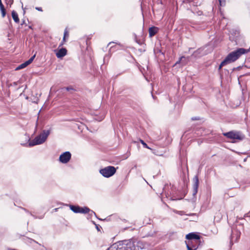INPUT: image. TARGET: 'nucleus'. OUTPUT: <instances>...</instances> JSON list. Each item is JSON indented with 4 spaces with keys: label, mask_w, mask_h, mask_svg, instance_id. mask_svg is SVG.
I'll use <instances>...</instances> for the list:
<instances>
[{
    "label": "nucleus",
    "mask_w": 250,
    "mask_h": 250,
    "mask_svg": "<svg viewBox=\"0 0 250 250\" xmlns=\"http://www.w3.org/2000/svg\"><path fill=\"white\" fill-rule=\"evenodd\" d=\"M245 48H239L229 53L224 59V62L228 64L232 63L238 60L242 55L245 54Z\"/></svg>",
    "instance_id": "f257e3e1"
},
{
    "label": "nucleus",
    "mask_w": 250,
    "mask_h": 250,
    "mask_svg": "<svg viewBox=\"0 0 250 250\" xmlns=\"http://www.w3.org/2000/svg\"><path fill=\"white\" fill-rule=\"evenodd\" d=\"M49 130H43L42 133L32 139V146L41 145L44 143L50 134Z\"/></svg>",
    "instance_id": "f03ea898"
},
{
    "label": "nucleus",
    "mask_w": 250,
    "mask_h": 250,
    "mask_svg": "<svg viewBox=\"0 0 250 250\" xmlns=\"http://www.w3.org/2000/svg\"><path fill=\"white\" fill-rule=\"evenodd\" d=\"M69 208L72 211L76 213H87L91 212L90 214H93L98 219L95 212L91 210L88 207H84L83 208H81L78 206L69 205ZM99 219L101 220L100 218H99Z\"/></svg>",
    "instance_id": "7ed1b4c3"
},
{
    "label": "nucleus",
    "mask_w": 250,
    "mask_h": 250,
    "mask_svg": "<svg viewBox=\"0 0 250 250\" xmlns=\"http://www.w3.org/2000/svg\"><path fill=\"white\" fill-rule=\"evenodd\" d=\"M116 168L113 166H110L101 168L99 170L100 173L105 178L111 177L116 173Z\"/></svg>",
    "instance_id": "20e7f679"
},
{
    "label": "nucleus",
    "mask_w": 250,
    "mask_h": 250,
    "mask_svg": "<svg viewBox=\"0 0 250 250\" xmlns=\"http://www.w3.org/2000/svg\"><path fill=\"white\" fill-rule=\"evenodd\" d=\"M224 136L228 138L231 139H237L242 140L244 138V136L241 134L240 132L237 131H229L228 132L223 133Z\"/></svg>",
    "instance_id": "39448f33"
},
{
    "label": "nucleus",
    "mask_w": 250,
    "mask_h": 250,
    "mask_svg": "<svg viewBox=\"0 0 250 250\" xmlns=\"http://www.w3.org/2000/svg\"><path fill=\"white\" fill-rule=\"evenodd\" d=\"M201 243L199 241H187L186 244L188 250H196Z\"/></svg>",
    "instance_id": "423d86ee"
},
{
    "label": "nucleus",
    "mask_w": 250,
    "mask_h": 250,
    "mask_svg": "<svg viewBox=\"0 0 250 250\" xmlns=\"http://www.w3.org/2000/svg\"><path fill=\"white\" fill-rule=\"evenodd\" d=\"M71 158V154L69 151H65L59 157V161L62 164H66Z\"/></svg>",
    "instance_id": "0eeeda50"
},
{
    "label": "nucleus",
    "mask_w": 250,
    "mask_h": 250,
    "mask_svg": "<svg viewBox=\"0 0 250 250\" xmlns=\"http://www.w3.org/2000/svg\"><path fill=\"white\" fill-rule=\"evenodd\" d=\"M22 140L21 141V145L23 146L31 147V138L30 137L29 134L26 133L23 136Z\"/></svg>",
    "instance_id": "6e6552de"
},
{
    "label": "nucleus",
    "mask_w": 250,
    "mask_h": 250,
    "mask_svg": "<svg viewBox=\"0 0 250 250\" xmlns=\"http://www.w3.org/2000/svg\"><path fill=\"white\" fill-rule=\"evenodd\" d=\"M186 238L188 241H199L200 240V236L194 232H191L188 234Z\"/></svg>",
    "instance_id": "1a4fd4ad"
},
{
    "label": "nucleus",
    "mask_w": 250,
    "mask_h": 250,
    "mask_svg": "<svg viewBox=\"0 0 250 250\" xmlns=\"http://www.w3.org/2000/svg\"><path fill=\"white\" fill-rule=\"evenodd\" d=\"M193 195H195L198 192V189L199 187V179L197 175L194 177L193 179Z\"/></svg>",
    "instance_id": "9d476101"
},
{
    "label": "nucleus",
    "mask_w": 250,
    "mask_h": 250,
    "mask_svg": "<svg viewBox=\"0 0 250 250\" xmlns=\"http://www.w3.org/2000/svg\"><path fill=\"white\" fill-rule=\"evenodd\" d=\"M241 232L237 230L232 231V234L230 236V244L233 245V242H236L240 236Z\"/></svg>",
    "instance_id": "9b49d317"
},
{
    "label": "nucleus",
    "mask_w": 250,
    "mask_h": 250,
    "mask_svg": "<svg viewBox=\"0 0 250 250\" xmlns=\"http://www.w3.org/2000/svg\"><path fill=\"white\" fill-rule=\"evenodd\" d=\"M31 63V57L27 61H26L20 64L17 67H16V68L15 69V70L16 71H18V70L23 69Z\"/></svg>",
    "instance_id": "f8f14e48"
},
{
    "label": "nucleus",
    "mask_w": 250,
    "mask_h": 250,
    "mask_svg": "<svg viewBox=\"0 0 250 250\" xmlns=\"http://www.w3.org/2000/svg\"><path fill=\"white\" fill-rule=\"evenodd\" d=\"M32 247L36 250H45V248L44 246L39 244L37 242L32 239Z\"/></svg>",
    "instance_id": "ddd939ff"
},
{
    "label": "nucleus",
    "mask_w": 250,
    "mask_h": 250,
    "mask_svg": "<svg viewBox=\"0 0 250 250\" xmlns=\"http://www.w3.org/2000/svg\"><path fill=\"white\" fill-rule=\"evenodd\" d=\"M67 50L64 48H62L56 53V56L58 58H61L66 55Z\"/></svg>",
    "instance_id": "4468645a"
},
{
    "label": "nucleus",
    "mask_w": 250,
    "mask_h": 250,
    "mask_svg": "<svg viewBox=\"0 0 250 250\" xmlns=\"http://www.w3.org/2000/svg\"><path fill=\"white\" fill-rule=\"evenodd\" d=\"M184 3H188L190 5H193L194 6H197L200 4V3L198 1V0H184Z\"/></svg>",
    "instance_id": "2eb2a0df"
},
{
    "label": "nucleus",
    "mask_w": 250,
    "mask_h": 250,
    "mask_svg": "<svg viewBox=\"0 0 250 250\" xmlns=\"http://www.w3.org/2000/svg\"><path fill=\"white\" fill-rule=\"evenodd\" d=\"M14 205L15 206H17V207H18L19 208H22L23 210H24L26 212H28L30 214H31V212H29L25 208H23L21 207V206H24V204L22 202H21L20 201H19V200H15V201H14Z\"/></svg>",
    "instance_id": "dca6fc26"
},
{
    "label": "nucleus",
    "mask_w": 250,
    "mask_h": 250,
    "mask_svg": "<svg viewBox=\"0 0 250 250\" xmlns=\"http://www.w3.org/2000/svg\"><path fill=\"white\" fill-rule=\"evenodd\" d=\"M12 17L16 23H19L20 19L19 18L18 14L16 11L13 10L11 13Z\"/></svg>",
    "instance_id": "f3484780"
},
{
    "label": "nucleus",
    "mask_w": 250,
    "mask_h": 250,
    "mask_svg": "<svg viewBox=\"0 0 250 250\" xmlns=\"http://www.w3.org/2000/svg\"><path fill=\"white\" fill-rule=\"evenodd\" d=\"M158 31V28L155 27H151L149 29V34L150 37L154 36Z\"/></svg>",
    "instance_id": "a211bd4d"
},
{
    "label": "nucleus",
    "mask_w": 250,
    "mask_h": 250,
    "mask_svg": "<svg viewBox=\"0 0 250 250\" xmlns=\"http://www.w3.org/2000/svg\"><path fill=\"white\" fill-rule=\"evenodd\" d=\"M0 10L2 17L4 18L6 16V9H5L4 5L0 7Z\"/></svg>",
    "instance_id": "6ab92c4d"
},
{
    "label": "nucleus",
    "mask_w": 250,
    "mask_h": 250,
    "mask_svg": "<svg viewBox=\"0 0 250 250\" xmlns=\"http://www.w3.org/2000/svg\"><path fill=\"white\" fill-rule=\"evenodd\" d=\"M41 96V94H37V96L35 98H34L33 99H32V103H34L36 104L38 103V102L39 101V97Z\"/></svg>",
    "instance_id": "aec40b11"
},
{
    "label": "nucleus",
    "mask_w": 250,
    "mask_h": 250,
    "mask_svg": "<svg viewBox=\"0 0 250 250\" xmlns=\"http://www.w3.org/2000/svg\"><path fill=\"white\" fill-rule=\"evenodd\" d=\"M6 4L10 6L13 3L14 0H5Z\"/></svg>",
    "instance_id": "412c9836"
},
{
    "label": "nucleus",
    "mask_w": 250,
    "mask_h": 250,
    "mask_svg": "<svg viewBox=\"0 0 250 250\" xmlns=\"http://www.w3.org/2000/svg\"><path fill=\"white\" fill-rule=\"evenodd\" d=\"M18 83H19V82H13V83H11L10 86H14L15 87L16 89H17L19 88V87H16V86L18 84Z\"/></svg>",
    "instance_id": "4be33fe9"
},
{
    "label": "nucleus",
    "mask_w": 250,
    "mask_h": 250,
    "mask_svg": "<svg viewBox=\"0 0 250 250\" xmlns=\"http://www.w3.org/2000/svg\"><path fill=\"white\" fill-rule=\"evenodd\" d=\"M228 64L227 62H224V60L221 63V64H220L219 65V69H221V68L223 66H225L226 65Z\"/></svg>",
    "instance_id": "5701e85b"
},
{
    "label": "nucleus",
    "mask_w": 250,
    "mask_h": 250,
    "mask_svg": "<svg viewBox=\"0 0 250 250\" xmlns=\"http://www.w3.org/2000/svg\"><path fill=\"white\" fill-rule=\"evenodd\" d=\"M220 5L221 6H225L226 4V0H218Z\"/></svg>",
    "instance_id": "b1692460"
},
{
    "label": "nucleus",
    "mask_w": 250,
    "mask_h": 250,
    "mask_svg": "<svg viewBox=\"0 0 250 250\" xmlns=\"http://www.w3.org/2000/svg\"><path fill=\"white\" fill-rule=\"evenodd\" d=\"M68 35H69L68 32L67 31V30L66 29H65L64 32V36H63V41H65L66 37H68Z\"/></svg>",
    "instance_id": "393cba45"
},
{
    "label": "nucleus",
    "mask_w": 250,
    "mask_h": 250,
    "mask_svg": "<svg viewBox=\"0 0 250 250\" xmlns=\"http://www.w3.org/2000/svg\"><path fill=\"white\" fill-rule=\"evenodd\" d=\"M174 212L180 215H183L184 214V212L183 211L174 210Z\"/></svg>",
    "instance_id": "a878e982"
},
{
    "label": "nucleus",
    "mask_w": 250,
    "mask_h": 250,
    "mask_svg": "<svg viewBox=\"0 0 250 250\" xmlns=\"http://www.w3.org/2000/svg\"><path fill=\"white\" fill-rule=\"evenodd\" d=\"M22 9L23 10V15L25 14L26 10H28L29 8L27 7V6H26L25 7H23V5L22 6Z\"/></svg>",
    "instance_id": "bb28decb"
},
{
    "label": "nucleus",
    "mask_w": 250,
    "mask_h": 250,
    "mask_svg": "<svg viewBox=\"0 0 250 250\" xmlns=\"http://www.w3.org/2000/svg\"><path fill=\"white\" fill-rule=\"evenodd\" d=\"M141 142L145 147L148 148L147 144L144 141L141 140Z\"/></svg>",
    "instance_id": "cd10ccee"
},
{
    "label": "nucleus",
    "mask_w": 250,
    "mask_h": 250,
    "mask_svg": "<svg viewBox=\"0 0 250 250\" xmlns=\"http://www.w3.org/2000/svg\"><path fill=\"white\" fill-rule=\"evenodd\" d=\"M93 223L96 226V229L98 231H100V227L97 224H96L94 221H93Z\"/></svg>",
    "instance_id": "c85d7f7f"
},
{
    "label": "nucleus",
    "mask_w": 250,
    "mask_h": 250,
    "mask_svg": "<svg viewBox=\"0 0 250 250\" xmlns=\"http://www.w3.org/2000/svg\"><path fill=\"white\" fill-rule=\"evenodd\" d=\"M21 25H25L26 26L27 25L26 22H25V19H23L22 20V23L21 24Z\"/></svg>",
    "instance_id": "c756f323"
},
{
    "label": "nucleus",
    "mask_w": 250,
    "mask_h": 250,
    "mask_svg": "<svg viewBox=\"0 0 250 250\" xmlns=\"http://www.w3.org/2000/svg\"><path fill=\"white\" fill-rule=\"evenodd\" d=\"M244 217H250V211L248 213L245 214V215H244Z\"/></svg>",
    "instance_id": "7c9ffc66"
},
{
    "label": "nucleus",
    "mask_w": 250,
    "mask_h": 250,
    "mask_svg": "<svg viewBox=\"0 0 250 250\" xmlns=\"http://www.w3.org/2000/svg\"><path fill=\"white\" fill-rule=\"evenodd\" d=\"M36 9L38 11H42V8L41 7H36Z\"/></svg>",
    "instance_id": "2f4dec72"
},
{
    "label": "nucleus",
    "mask_w": 250,
    "mask_h": 250,
    "mask_svg": "<svg viewBox=\"0 0 250 250\" xmlns=\"http://www.w3.org/2000/svg\"><path fill=\"white\" fill-rule=\"evenodd\" d=\"M27 21L28 22V23L29 24V25L28 26V28L29 29H31V24H30V22H29V21L28 19H27Z\"/></svg>",
    "instance_id": "473e14b6"
},
{
    "label": "nucleus",
    "mask_w": 250,
    "mask_h": 250,
    "mask_svg": "<svg viewBox=\"0 0 250 250\" xmlns=\"http://www.w3.org/2000/svg\"><path fill=\"white\" fill-rule=\"evenodd\" d=\"M198 15H201L202 14V12L201 11H199L197 12Z\"/></svg>",
    "instance_id": "72a5a7b5"
},
{
    "label": "nucleus",
    "mask_w": 250,
    "mask_h": 250,
    "mask_svg": "<svg viewBox=\"0 0 250 250\" xmlns=\"http://www.w3.org/2000/svg\"><path fill=\"white\" fill-rule=\"evenodd\" d=\"M191 119L192 120H199V118H196V117H193V118H192Z\"/></svg>",
    "instance_id": "f704fd0d"
},
{
    "label": "nucleus",
    "mask_w": 250,
    "mask_h": 250,
    "mask_svg": "<svg viewBox=\"0 0 250 250\" xmlns=\"http://www.w3.org/2000/svg\"><path fill=\"white\" fill-rule=\"evenodd\" d=\"M3 4H2V2L1 0H0V7L3 6Z\"/></svg>",
    "instance_id": "c9c22d12"
},
{
    "label": "nucleus",
    "mask_w": 250,
    "mask_h": 250,
    "mask_svg": "<svg viewBox=\"0 0 250 250\" xmlns=\"http://www.w3.org/2000/svg\"><path fill=\"white\" fill-rule=\"evenodd\" d=\"M35 55H34L33 56H32V61H33V60L34 59L35 57Z\"/></svg>",
    "instance_id": "e433bc0d"
},
{
    "label": "nucleus",
    "mask_w": 250,
    "mask_h": 250,
    "mask_svg": "<svg viewBox=\"0 0 250 250\" xmlns=\"http://www.w3.org/2000/svg\"><path fill=\"white\" fill-rule=\"evenodd\" d=\"M115 43L114 42H110L108 43V45H110V44H112V43Z\"/></svg>",
    "instance_id": "4c0bfd02"
},
{
    "label": "nucleus",
    "mask_w": 250,
    "mask_h": 250,
    "mask_svg": "<svg viewBox=\"0 0 250 250\" xmlns=\"http://www.w3.org/2000/svg\"><path fill=\"white\" fill-rule=\"evenodd\" d=\"M183 58H185V57H182L181 58V59H181V60H182Z\"/></svg>",
    "instance_id": "58836bf2"
},
{
    "label": "nucleus",
    "mask_w": 250,
    "mask_h": 250,
    "mask_svg": "<svg viewBox=\"0 0 250 250\" xmlns=\"http://www.w3.org/2000/svg\"><path fill=\"white\" fill-rule=\"evenodd\" d=\"M194 215V214L192 213V214H189V215Z\"/></svg>",
    "instance_id": "ea45409f"
},
{
    "label": "nucleus",
    "mask_w": 250,
    "mask_h": 250,
    "mask_svg": "<svg viewBox=\"0 0 250 250\" xmlns=\"http://www.w3.org/2000/svg\"><path fill=\"white\" fill-rule=\"evenodd\" d=\"M69 88L68 87L67 88V90H69Z\"/></svg>",
    "instance_id": "a19ab883"
},
{
    "label": "nucleus",
    "mask_w": 250,
    "mask_h": 250,
    "mask_svg": "<svg viewBox=\"0 0 250 250\" xmlns=\"http://www.w3.org/2000/svg\"><path fill=\"white\" fill-rule=\"evenodd\" d=\"M244 161H246V158H245Z\"/></svg>",
    "instance_id": "79ce46f5"
},
{
    "label": "nucleus",
    "mask_w": 250,
    "mask_h": 250,
    "mask_svg": "<svg viewBox=\"0 0 250 250\" xmlns=\"http://www.w3.org/2000/svg\"><path fill=\"white\" fill-rule=\"evenodd\" d=\"M106 250H108V249Z\"/></svg>",
    "instance_id": "37998d69"
}]
</instances>
